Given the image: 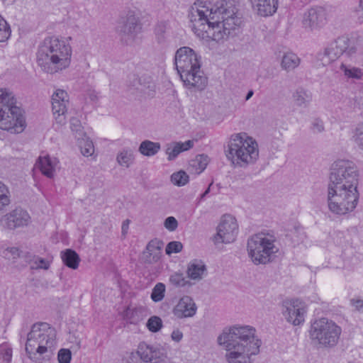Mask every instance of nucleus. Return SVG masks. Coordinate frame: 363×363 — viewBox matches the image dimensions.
Returning a JSON list of instances; mask_svg holds the SVG:
<instances>
[{
  "mask_svg": "<svg viewBox=\"0 0 363 363\" xmlns=\"http://www.w3.org/2000/svg\"><path fill=\"white\" fill-rule=\"evenodd\" d=\"M341 332V328L335 322L321 318L311 323L309 335L316 343L325 347H332L337 344Z\"/></svg>",
  "mask_w": 363,
  "mask_h": 363,
  "instance_id": "9d476101",
  "label": "nucleus"
},
{
  "mask_svg": "<svg viewBox=\"0 0 363 363\" xmlns=\"http://www.w3.org/2000/svg\"><path fill=\"white\" fill-rule=\"evenodd\" d=\"M238 225L236 219L230 215H224L217 227V233L214 236L215 243H230L237 236Z\"/></svg>",
  "mask_w": 363,
  "mask_h": 363,
  "instance_id": "9b49d317",
  "label": "nucleus"
},
{
  "mask_svg": "<svg viewBox=\"0 0 363 363\" xmlns=\"http://www.w3.org/2000/svg\"><path fill=\"white\" fill-rule=\"evenodd\" d=\"M256 333V329L248 325H235L223 329L218 336L217 342L225 350V362L253 363L262 345Z\"/></svg>",
  "mask_w": 363,
  "mask_h": 363,
  "instance_id": "7ed1b4c3",
  "label": "nucleus"
},
{
  "mask_svg": "<svg viewBox=\"0 0 363 363\" xmlns=\"http://www.w3.org/2000/svg\"><path fill=\"white\" fill-rule=\"evenodd\" d=\"M171 337L174 342H179L183 338V333L179 329L174 330L171 334Z\"/></svg>",
  "mask_w": 363,
  "mask_h": 363,
  "instance_id": "5fc2aeb1",
  "label": "nucleus"
},
{
  "mask_svg": "<svg viewBox=\"0 0 363 363\" xmlns=\"http://www.w3.org/2000/svg\"><path fill=\"white\" fill-rule=\"evenodd\" d=\"M208 163V156L205 155H199L191 162L190 165L193 168H195L196 174H200L206 168Z\"/></svg>",
  "mask_w": 363,
  "mask_h": 363,
  "instance_id": "c9c22d12",
  "label": "nucleus"
},
{
  "mask_svg": "<svg viewBox=\"0 0 363 363\" xmlns=\"http://www.w3.org/2000/svg\"><path fill=\"white\" fill-rule=\"evenodd\" d=\"M9 191L8 187L0 181V213L10 203Z\"/></svg>",
  "mask_w": 363,
  "mask_h": 363,
  "instance_id": "e433bc0d",
  "label": "nucleus"
},
{
  "mask_svg": "<svg viewBox=\"0 0 363 363\" xmlns=\"http://www.w3.org/2000/svg\"><path fill=\"white\" fill-rule=\"evenodd\" d=\"M176 69L184 86L194 91L203 90L208 79L201 69V57L191 48L182 47L174 56Z\"/></svg>",
  "mask_w": 363,
  "mask_h": 363,
  "instance_id": "423d86ee",
  "label": "nucleus"
},
{
  "mask_svg": "<svg viewBox=\"0 0 363 363\" xmlns=\"http://www.w3.org/2000/svg\"><path fill=\"white\" fill-rule=\"evenodd\" d=\"M157 40L159 43L162 44L165 42L164 30L163 26H158L155 29Z\"/></svg>",
  "mask_w": 363,
  "mask_h": 363,
  "instance_id": "603ef678",
  "label": "nucleus"
},
{
  "mask_svg": "<svg viewBox=\"0 0 363 363\" xmlns=\"http://www.w3.org/2000/svg\"><path fill=\"white\" fill-rule=\"evenodd\" d=\"M236 0L198 1L191 6L189 18L197 37L206 42H220L241 23Z\"/></svg>",
  "mask_w": 363,
  "mask_h": 363,
  "instance_id": "f257e3e1",
  "label": "nucleus"
},
{
  "mask_svg": "<svg viewBox=\"0 0 363 363\" xmlns=\"http://www.w3.org/2000/svg\"><path fill=\"white\" fill-rule=\"evenodd\" d=\"M301 62V58L296 53L286 52L281 57L280 66L283 70L289 72L298 67Z\"/></svg>",
  "mask_w": 363,
  "mask_h": 363,
  "instance_id": "b1692460",
  "label": "nucleus"
},
{
  "mask_svg": "<svg viewBox=\"0 0 363 363\" xmlns=\"http://www.w3.org/2000/svg\"><path fill=\"white\" fill-rule=\"evenodd\" d=\"M354 106L358 109L363 108V95L359 94L355 96Z\"/></svg>",
  "mask_w": 363,
  "mask_h": 363,
  "instance_id": "4d7b16f0",
  "label": "nucleus"
},
{
  "mask_svg": "<svg viewBox=\"0 0 363 363\" xmlns=\"http://www.w3.org/2000/svg\"><path fill=\"white\" fill-rule=\"evenodd\" d=\"M194 143L191 140H187L185 143L174 142L167 144L166 154L168 156V160H174L182 152L189 150L193 147Z\"/></svg>",
  "mask_w": 363,
  "mask_h": 363,
  "instance_id": "5701e85b",
  "label": "nucleus"
},
{
  "mask_svg": "<svg viewBox=\"0 0 363 363\" xmlns=\"http://www.w3.org/2000/svg\"><path fill=\"white\" fill-rule=\"evenodd\" d=\"M252 9L259 16L274 15L278 9L279 0H250Z\"/></svg>",
  "mask_w": 363,
  "mask_h": 363,
  "instance_id": "aec40b11",
  "label": "nucleus"
},
{
  "mask_svg": "<svg viewBox=\"0 0 363 363\" xmlns=\"http://www.w3.org/2000/svg\"><path fill=\"white\" fill-rule=\"evenodd\" d=\"M197 306L194 299L189 296L182 297L173 308V314L177 318H191L195 315Z\"/></svg>",
  "mask_w": 363,
  "mask_h": 363,
  "instance_id": "a211bd4d",
  "label": "nucleus"
},
{
  "mask_svg": "<svg viewBox=\"0 0 363 363\" xmlns=\"http://www.w3.org/2000/svg\"><path fill=\"white\" fill-rule=\"evenodd\" d=\"M165 285L162 283H157L152 289L151 294V299L154 302H160L164 297Z\"/></svg>",
  "mask_w": 363,
  "mask_h": 363,
  "instance_id": "58836bf2",
  "label": "nucleus"
},
{
  "mask_svg": "<svg viewBox=\"0 0 363 363\" xmlns=\"http://www.w3.org/2000/svg\"><path fill=\"white\" fill-rule=\"evenodd\" d=\"M164 227L169 231H174L178 227V222L173 216L167 218L164 223Z\"/></svg>",
  "mask_w": 363,
  "mask_h": 363,
  "instance_id": "8fccbe9b",
  "label": "nucleus"
},
{
  "mask_svg": "<svg viewBox=\"0 0 363 363\" xmlns=\"http://www.w3.org/2000/svg\"><path fill=\"white\" fill-rule=\"evenodd\" d=\"M56 284H51L50 286H55Z\"/></svg>",
  "mask_w": 363,
  "mask_h": 363,
  "instance_id": "0e129e2a",
  "label": "nucleus"
},
{
  "mask_svg": "<svg viewBox=\"0 0 363 363\" xmlns=\"http://www.w3.org/2000/svg\"><path fill=\"white\" fill-rule=\"evenodd\" d=\"M359 170L349 160H338L331 167L327 189L328 210L337 216L352 213L357 207Z\"/></svg>",
  "mask_w": 363,
  "mask_h": 363,
  "instance_id": "f03ea898",
  "label": "nucleus"
},
{
  "mask_svg": "<svg viewBox=\"0 0 363 363\" xmlns=\"http://www.w3.org/2000/svg\"><path fill=\"white\" fill-rule=\"evenodd\" d=\"M78 145L80 148L81 153L84 157L91 156L94 152V147L92 141L86 137H82V138L77 140Z\"/></svg>",
  "mask_w": 363,
  "mask_h": 363,
  "instance_id": "72a5a7b5",
  "label": "nucleus"
},
{
  "mask_svg": "<svg viewBox=\"0 0 363 363\" xmlns=\"http://www.w3.org/2000/svg\"><path fill=\"white\" fill-rule=\"evenodd\" d=\"M143 307H127L123 311V318L130 324H138L143 319Z\"/></svg>",
  "mask_w": 363,
  "mask_h": 363,
  "instance_id": "bb28decb",
  "label": "nucleus"
},
{
  "mask_svg": "<svg viewBox=\"0 0 363 363\" xmlns=\"http://www.w3.org/2000/svg\"><path fill=\"white\" fill-rule=\"evenodd\" d=\"M61 257L63 262L67 267L72 269H77L80 259L75 251L67 249L62 252Z\"/></svg>",
  "mask_w": 363,
  "mask_h": 363,
  "instance_id": "c756f323",
  "label": "nucleus"
},
{
  "mask_svg": "<svg viewBox=\"0 0 363 363\" xmlns=\"http://www.w3.org/2000/svg\"><path fill=\"white\" fill-rule=\"evenodd\" d=\"M340 71L347 78L359 79L363 76V72L359 68L343 63L340 65Z\"/></svg>",
  "mask_w": 363,
  "mask_h": 363,
  "instance_id": "2f4dec72",
  "label": "nucleus"
},
{
  "mask_svg": "<svg viewBox=\"0 0 363 363\" xmlns=\"http://www.w3.org/2000/svg\"><path fill=\"white\" fill-rule=\"evenodd\" d=\"M69 104V96L62 89H57L52 96V110L55 125L62 127L66 123V113Z\"/></svg>",
  "mask_w": 363,
  "mask_h": 363,
  "instance_id": "ddd939ff",
  "label": "nucleus"
},
{
  "mask_svg": "<svg viewBox=\"0 0 363 363\" xmlns=\"http://www.w3.org/2000/svg\"><path fill=\"white\" fill-rule=\"evenodd\" d=\"M160 149L161 145L159 143L145 140L140 143L138 151L144 156L152 157L157 154Z\"/></svg>",
  "mask_w": 363,
  "mask_h": 363,
  "instance_id": "cd10ccee",
  "label": "nucleus"
},
{
  "mask_svg": "<svg viewBox=\"0 0 363 363\" xmlns=\"http://www.w3.org/2000/svg\"><path fill=\"white\" fill-rule=\"evenodd\" d=\"M11 28L6 20L0 15V42L6 41L11 35Z\"/></svg>",
  "mask_w": 363,
  "mask_h": 363,
  "instance_id": "c03bdc74",
  "label": "nucleus"
},
{
  "mask_svg": "<svg viewBox=\"0 0 363 363\" xmlns=\"http://www.w3.org/2000/svg\"><path fill=\"white\" fill-rule=\"evenodd\" d=\"M183 245L179 241H172L169 242L166 247L165 252L170 255L172 253H178L182 250Z\"/></svg>",
  "mask_w": 363,
  "mask_h": 363,
  "instance_id": "49530a36",
  "label": "nucleus"
},
{
  "mask_svg": "<svg viewBox=\"0 0 363 363\" xmlns=\"http://www.w3.org/2000/svg\"><path fill=\"white\" fill-rule=\"evenodd\" d=\"M189 175L183 170L174 172L171 176L172 183L177 186H182L189 182Z\"/></svg>",
  "mask_w": 363,
  "mask_h": 363,
  "instance_id": "4c0bfd02",
  "label": "nucleus"
},
{
  "mask_svg": "<svg viewBox=\"0 0 363 363\" xmlns=\"http://www.w3.org/2000/svg\"><path fill=\"white\" fill-rule=\"evenodd\" d=\"M29 257L28 262L31 269L48 270L49 269L50 262L48 259L38 256H29Z\"/></svg>",
  "mask_w": 363,
  "mask_h": 363,
  "instance_id": "473e14b6",
  "label": "nucleus"
},
{
  "mask_svg": "<svg viewBox=\"0 0 363 363\" xmlns=\"http://www.w3.org/2000/svg\"><path fill=\"white\" fill-rule=\"evenodd\" d=\"M226 156L235 166L246 167L258 159V145L245 133L235 134L228 143Z\"/></svg>",
  "mask_w": 363,
  "mask_h": 363,
  "instance_id": "6e6552de",
  "label": "nucleus"
},
{
  "mask_svg": "<svg viewBox=\"0 0 363 363\" xmlns=\"http://www.w3.org/2000/svg\"><path fill=\"white\" fill-rule=\"evenodd\" d=\"M89 99L93 101H97L99 99L98 94L95 91L91 92L89 94Z\"/></svg>",
  "mask_w": 363,
  "mask_h": 363,
  "instance_id": "052dcab7",
  "label": "nucleus"
},
{
  "mask_svg": "<svg viewBox=\"0 0 363 363\" xmlns=\"http://www.w3.org/2000/svg\"><path fill=\"white\" fill-rule=\"evenodd\" d=\"M207 270L204 262L201 259H195L188 264L186 272H203Z\"/></svg>",
  "mask_w": 363,
  "mask_h": 363,
  "instance_id": "79ce46f5",
  "label": "nucleus"
},
{
  "mask_svg": "<svg viewBox=\"0 0 363 363\" xmlns=\"http://www.w3.org/2000/svg\"><path fill=\"white\" fill-rule=\"evenodd\" d=\"M56 277H57V279H60V276H59L58 274H57V276H56Z\"/></svg>",
  "mask_w": 363,
  "mask_h": 363,
  "instance_id": "e2e57ef3",
  "label": "nucleus"
},
{
  "mask_svg": "<svg viewBox=\"0 0 363 363\" xmlns=\"http://www.w3.org/2000/svg\"><path fill=\"white\" fill-rule=\"evenodd\" d=\"M202 274H172L170 283L176 287L189 288L202 279Z\"/></svg>",
  "mask_w": 363,
  "mask_h": 363,
  "instance_id": "412c9836",
  "label": "nucleus"
},
{
  "mask_svg": "<svg viewBox=\"0 0 363 363\" xmlns=\"http://www.w3.org/2000/svg\"><path fill=\"white\" fill-rule=\"evenodd\" d=\"M326 21V13L322 7H313L303 15V25L311 30L323 26Z\"/></svg>",
  "mask_w": 363,
  "mask_h": 363,
  "instance_id": "f3484780",
  "label": "nucleus"
},
{
  "mask_svg": "<svg viewBox=\"0 0 363 363\" xmlns=\"http://www.w3.org/2000/svg\"><path fill=\"white\" fill-rule=\"evenodd\" d=\"M26 126L23 112L17 106L14 94L8 89H0V128L11 133H21Z\"/></svg>",
  "mask_w": 363,
  "mask_h": 363,
  "instance_id": "0eeeda50",
  "label": "nucleus"
},
{
  "mask_svg": "<svg viewBox=\"0 0 363 363\" xmlns=\"http://www.w3.org/2000/svg\"><path fill=\"white\" fill-rule=\"evenodd\" d=\"M128 83L130 88H133V89L138 90L140 92H143L146 87H150V86H146L145 84H143L142 79L135 74H132L129 77Z\"/></svg>",
  "mask_w": 363,
  "mask_h": 363,
  "instance_id": "37998d69",
  "label": "nucleus"
},
{
  "mask_svg": "<svg viewBox=\"0 0 363 363\" xmlns=\"http://www.w3.org/2000/svg\"><path fill=\"white\" fill-rule=\"evenodd\" d=\"M133 151L130 148H124L116 156V161L119 165L129 167L134 162Z\"/></svg>",
  "mask_w": 363,
  "mask_h": 363,
  "instance_id": "c85d7f7f",
  "label": "nucleus"
},
{
  "mask_svg": "<svg viewBox=\"0 0 363 363\" xmlns=\"http://www.w3.org/2000/svg\"><path fill=\"white\" fill-rule=\"evenodd\" d=\"M276 236L269 232H261L247 240V250L255 264H267L273 261L279 252Z\"/></svg>",
  "mask_w": 363,
  "mask_h": 363,
  "instance_id": "1a4fd4ad",
  "label": "nucleus"
},
{
  "mask_svg": "<svg viewBox=\"0 0 363 363\" xmlns=\"http://www.w3.org/2000/svg\"><path fill=\"white\" fill-rule=\"evenodd\" d=\"M12 358V348L7 342L0 345V359L4 363H9Z\"/></svg>",
  "mask_w": 363,
  "mask_h": 363,
  "instance_id": "ea45409f",
  "label": "nucleus"
},
{
  "mask_svg": "<svg viewBox=\"0 0 363 363\" xmlns=\"http://www.w3.org/2000/svg\"><path fill=\"white\" fill-rule=\"evenodd\" d=\"M212 184L213 183H211L208 187L206 189V190L201 195L199 202L203 200L205 198V196L210 192L211 186H212Z\"/></svg>",
  "mask_w": 363,
  "mask_h": 363,
  "instance_id": "bf43d9fd",
  "label": "nucleus"
},
{
  "mask_svg": "<svg viewBox=\"0 0 363 363\" xmlns=\"http://www.w3.org/2000/svg\"><path fill=\"white\" fill-rule=\"evenodd\" d=\"M138 17L133 11H129L119 26V31L125 35L133 38L140 30Z\"/></svg>",
  "mask_w": 363,
  "mask_h": 363,
  "instance_id": "4be33fe9",
  "label": "nucleus"
},
{
  "mask_svg": "<svg viewBox=\"0 0 363 363\" xmlns=\"http://www.w3.org/2000/svg\"><path fill=\"white\" fill-rule=\"evenodd\" d=\"M57 164V161L55 158H51L49 156H45L43 157H40L39 158L38 166L39 167L42 174L49 178H52Z\"/></svg>",
  "mask_w": 363,
  "mask_h": 363,
  "instance_id": "393cba45",
  "label": "nucleus"
},
{
  "mask_svg": "<svg viewBox=\"0 0 363 363\" xmlns=\"http://www.w3.org/2000/svg\"><path fill=\"white\" fill-rule=\"evenodd\" d=\"M292 99L297 106L306 107L312 99V94L303 87H298L293 93Z\"/></svg>",
  "mask_w": 363,
  "mask_h": 363,
  "instance_id": "a878e982",
  "label": "nucleus"
},
{
  "mask_svg": "<svg viewBox=\"0 0 363 363\" xmlns=\"http://www.w3.org/2000/svg\"><path fill=\"white\" fill-rule=\"evenodd\" d=\"M355 16L359 23H363V0H359L355 9Z\"/></svg>",
  "mask_w": 363,
  "mask_h": 363,
  "instance_id": "864d4df0",
  "label": "nucleus"
},
{
  "mask_svg": "<svg viewBox=\"0 0 363 363\" xmlns=\"http://www.w3.org/2000/svg\"><path fill=\"white\" fill-rule=\"evenodd\" d=\"M286 237L294 244H298L302 242L305 238L303 228L298 224H294L287 229Z\"/></svg>",
  "mask_w": 363,
  "mask_h": 363,
  "instance_id": "7c9ffc66",
  "label": "nucleus"
},
{
  "mask_svg": "<svg viewBox=\"0 0 363 363\" xmlns=\"http://www.w3.org/2000/svg\"><path fill=\"white\" fill-rule=\"evenodd\" d=\"M163 246L164 242L159 239L156 238L150 240L142 254V261L147 264L157 262L161 257Z\"/></svg>",
  "mask_w": 363,
  "mask_h": 363,
  "instance_id": "6ab92c4d",
  "label": "nucleus"
},
{
  "mask_svg": "<svg viewBox=\"0 0 363 363\" xmlns=\"http://www.w3.org/2000/svg\"><path fill=\"white\" fill-rule=\"evenodd\" d=\"M72 354L68 349H61L58 352L57 359L59 363H70Z\"/></svg>",
  "mask_w": 363,
  "mask_h": 363,
  "instance_id": "de8ad7c7",
  "label": "nucleus"
},
{
  "mask_svg": "<svg viewBox=\"0 0 363 363\" xmlns=\"http://www.w3.org/2000/svg\"><path fill=\"white\" fill-rule=\"evenodd\" d=\"M6 259H16L20 256V251L17 247H9L3 252Z\"/></svg>",
  "mask_w": 363,
  "mask_h": 363,
  "instance_id": "3c124183",
  "label": "nucleus"
},
{
  "mask_svg": "<svg viewBox=\"0 0 363 363\" xmlns=\"http://www.w3.org/2000/svg\"><path fill=\"white\" fill-rule=\"evenodd\" d=\"M146 326L150 331L157 333L162 327V319L156 315L152 316L148 319Z\"/></svg>",
  "mask_w": 363,
  "mask_h": 363,
  "instance_id": "a18cd8bd",
  "label": "nucleus"
},
{
  "mask_svg": "<svg viewBox=\"0 0 363 363\" xmlns=\"http://www.w3.org/2000/svg\"><path fill=\"white\" fill-rule=\"evenodd\" d=\"M348 48V40L345 38H338L330 43L318 55V60L323 66L330 64L340 57Z\"/></svg>",
  "mask_w": 363,
  "mask_h": 363,
  "instance_id": "4468645a",
  "label": "nucleus"
},
{
  "mask_svg": "<svg viewBox=\"0 0 363 363\" xmlns=\"http://www.w3.org/2000/svg\"><path fill=\"white\" fill-rule=\"evenodd\" d=\"M69 128L77 140H79L86 135L84 131V128L82 125L80 120L76 117L70 118Z\"/></svg>",
  "mask_w": 363,
  "mask_h": 363,
  "instance_id": "f704fd0d",
  "label": "nucleus"
},
{
  "mask_svg": "<svg viewBox=\"0 0 363 363\" xmlns=\"http://www.w3.org/2000/svg\"><path fill=\"white\" fill-rule=\"evenodd\" d=\"M352 139L357 147L363 150V121L357 125L354 130Z\"/></svg>",
  "mask_w": 363,
  "mask_h": 363,
  "instance_id": "a19ab883",
  "label": "nucleus"
},
{
  "mask_svg": "<svg viewBox=\"0 0 363 363\" xmlns=\"http://www.w3.org/2000/svg\"><path fill=\"white\" fill-rule=\"evenodd\" d=\"M253 91L252 90H250L245 97V100L247 101L249 100L252 96H253Z\"/></svg>",
  "mask_w": 363,
  "mask_h": 363,
  "instance_id": "680f3d73",
  "label": "nucleus"
},
{
  "mask_svg": "<svg viewBox=\"0 0 363 363\" xmlns=\"http://www.w3.org/2000/svg\"><path fill=\"white\" fill-rule=\"evenodd\" d=\"M57 347L56 330L47 323L33 325L27 335L26 352L34 363H45L53 357Z\"/></svg>",
  "mask_w": 363,
  "mask_h": 363,
  "instance_id": "39448f33",
  "label": "nucleus"
},
{
  "mask_svg": "<svg viewBox=\"0 0 363 363\" xmlns=\"http://www.w3.org/2000/svg\"><path fill=\"white\" fill-rule=\"evenodd\" d=\"M351 303L352 306L355 307V308L361 312L363 313V300L362 299H352Z\"/></svg>",
  "mask_w": 363,
  "mask_h": 363,
  "instance_id": "6e6d98bb",
  "label": "nucleus"
},
{
  "mask_svg": "<svg viewBox=\"0 0 363 363\" xmlns=\"http://www.w3.org/2000/svg\"><path fill=\"white\" fill-rule=\"evenodd\" d=\"M30 220V217L26 211L16 208L1 218L0 225L4 228L13 230L27 225Z\"/></svg>",
  "mask_w": 363,
  "mask_h": 363,
  "instance_id": "2eb2a0df",
  "label": "nucleus"
},
{
  "mask_svg": "<svg viewBox=\"0 0 363 363\" xmlns=\"http://www.w3.org/2000/svg\"><path fill=\"white\" fill-rule=\"evenodd\" d=\"M129 220H125L122 225V233L123 234H125L128 229Z\"/></svg>",
  "mask_w": 363,
  "mask_h": 363,
  "instance_id": "13d9d810",
  "label": "nucleus"
},
{
  "mask_svg": "<svg viewBox=\"0 0 363 363\" xmlns=\"http://www.w3.org/2000/svg\"><path fill=\"white\" fill-rule=\"evenodd\" d=\"M311 129L314 133H320L325 130L324 123L320 118H314L311 122Z\"/></svg>",
  "mask_w": 363,
  "mask_h": 363,
  "instance_id": "09e8293b",
  "label": "nucleus"
},
{
  "mask_svg": "<svg viewBox=\"0 0 363 363\" xmlns=\"http://www.w3.org/2000/svg\"><path fill=\"white\" fill-rule=\"evenodd\" d=\"M137 352L143 362L148 363L161 362L166 357L164 350L161 346L144 342L139 344Z\"/></svg>",
  "mask_w": 363,
  "mask_h": 363,
  "instance_id": "dca6fc26",
  "label": "nucleus"
},
{
  "mask_svg": "<svg viewBox=\"0 0 363 363\" xmlns=\"http://www.w3.org/2000/svg\"><path fill=\"white\" fill-rule=\"evenodd\" d=\"M281 311L286 320L294 325H299L305 320L306 305L299 299L285 300Z\"/></svg>",
  "mask_w": 363,
  "mask_h": 363,
  "instance_id": "f8f14e48",
  "label": "nucleus"
},
{
  "mask_svg": "<svg viewBox=\"0 0 363 363\" xmlns=\"http://www.w3.org/2000/svg\"><path fill=\"white\" fill-rule=\"evenodd\" d=\"M72 48L64 39L56 36L45 38L36 54L38 65L49 74L61 72L70 65Z\"/></svg>",
  "mask_w": 363,
  "mask_h": 363,
  "instance_id": "20e7f679",
  "label": "nucleus"
}]
</instances>
